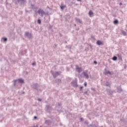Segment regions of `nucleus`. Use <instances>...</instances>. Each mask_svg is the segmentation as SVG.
<instances>
[{
	"mask_svg": "<svg viewBox=\"0 0 127 127\" xmlns=\"http://www.w3.org/2000/svg\"><path fill=\"white\" fill-rule=\"evenodd\" d=\"M38 23H39V24H40V23H41V20H40V19H39L38 20Z\"/></svg>",
	"mask_w": 127,
	"mask_h": 127,
	"instance_id": "12",
	"label": "nucleus"
},
{
	"mask_svg": "<svg viewBox=\"0 0 127 127\" xmlns=\"http://www.w3.org/2000/svg\"><path fill=\"white\" fill-rule=\"evenodd\" d=\"M106 86H109V84H106Z\"/></svg>",
	"mask_w": 127,
	"mask_h": 127,
	"instance_id": "22",
	"label": "nucleus"
},
{
	"mask_svg": "<svg viewBox=\"0 0 127 127\" xmlns=\"http://www.w3.org/2000/svg\"><path fill=\"white\" fill-rule=\"evenodd\" d=\"M76 21H77V22H79V23H82V20H81L78 18H76Z\"/></svg>",
	"mask_w": 127,
	"mask_h": 127,
	"instance_id": "6",
	"label": "nucleus"
},
{
	"mask_svg": "<svg viewBox=\"0 0 127 127\" xmlns=\"http://www.w3.org/2000/svg\"><path fill=\"white\" fill-rule=\"evenodd\" d=\"M84 86L85 87H87V82H84Z\"/></svg>",
	"mask_w": 127,
	"mask_h": 127,
	"instance_id": "14",
	"label": "nucleus"
},
{
	"mask_svg": "<svg viewBox=\"0 0 127 127\" xmlns=\"http://www.w3.org/2000/svg\"><path fill=\"white\" fill-rule=\"evenodd\" d=\"M77 1H81V0H77Z\"/></svg>",
	"mask_w": 127,
	"mask_h": 127,
	"instance_id": "21",
	"label": "nucleus"
},
{
	"mask_svg": "<svg viewBox=\"0 0 127 127\" xmlns=\"http://www.w3.org/2000/svg\"><path fill=\"white\" fill-rule=\"evenodd\" d=\"M118 59V58L116 56H114L113 58V60H114V61H116V60H117Z\"/></svg>",
	"mask_w": 127,
	"mask_h": 127,
	"instance_id": "8",
	"label": "nucleus"
},
{
	"mask_svg": "<svg viewBox=\"0 0 127 127\" xmlns=\"http://www.w3.org/2000/svg\"><path fill=\"white\" fill-rule=\"evenodd\" d=\"M120 4H122V3H120Z\"/></svg>",
	"mask_w": 127,
	"mask_h": 127,
	"instance_id": "24",
	"label": "nucleus"
},
{
	"mask_svg": "<svg viewBox=\"0 0 127 127\" xmlns=\"http://www.w3.org/2000/svg\"><path fill=\"white\" fill-rule=\"evenodd\" d=\"M94 64H97V61H94Z\"/></svg>",
	"mask_w": 127,
	"mask_h": 127,
	"instance_id": "15",
	"label": "nucleus"
},
{
	"mask_svg": "<svg viewBox=\"0 0 127 127\" xmlns=\"http://www.w3.org/2000/svg\"><path fill=\"white\" fill-rule=\"evenodd\" d=\"M56 75H58V72H56Z\"/></svg>",
	"mask_w": 127,
	"mask_h": 127,
	"instance_id": "18",
	"label": "nucleus"
},
{
	"mask_svg": "<svg viewBox=\"0 0 127 127\" xmlns=\"http://www.w3.org/2000/svg\"><path fill=\"white\" fill-rule=\"evenodd\" d=\"M3 40H4V41H6V40H7V39L6 38H4Z\"/></svg>",
	"mask_w": 127,
	"mask_h": 127,
	"instance_id": "13",
	"label": "nucleus"
},
{
	"mask_svg": "<svg viewBox=\"0 0 127 127\" xmlns=\"http://www.w3.org/2000/svg\"><path fill=\"white\" fill-rule=\"evenodd\" d=\"M114 24H117V23H119V21L118 20H115L114 21Z\"/></svg>",
	"mask_w": 127,
	"mask_h": 127,
	"instance_id": "9",
	"label": "nucleus"
},
{
	"mask_svg": "<svg viewBox=\"0 0 127 127\" xmlns=\"http://www.w3.org/2000/svg\"><path fill=\"white\" fill-rule=\"evenodd\" d=\"M66 7V5L61 6V9H64Z\"/></svg>",
	"mask_w": 127,
	"mask_h": 127,
	"instance_id": "11",
	"label": "nucleus"
},
{
	"mask_svg": "<svg viewBox=\"0 0 127 127\" xmlns=\"http://www.w3.org/2000/svg\"><path fill=\"white\" fill-rule=\"evenodd\" d=\"M22 0V1H23V0Z\"/></svg>",
	"mask_w": 127,
	"mask_h": 127,
	"instance_id": "23",
	"label": "nucleus"
},
{
	"mask_svg": "<svg viewBox=\"0 0 127 127\" xmlns=\"http://www.w3.org/2000/svg\"><path fill=\"white\" fill-rule=\"evenodd\" d=\"M122 33L123 34V35H127V32L124 31H122Z\"/></svg>",
	"mask_w": 127,
	"mask_h": 127,
	"instance_id": "10",
	"label": "nucleus"
},
{
	"mask_svg": "<svg viewBox=\"0 0 127 127\" xmlns=\"http://www.w3.org/2000/svg\"><path fill=\"white\" fill-rule=\"evenodd\" d=\"M96 44H97V45H103L104 43L100 40H98L97 41Z\"/></svg>",
	"mask_w": 127,
	"mask_h": 127,
	"instance_id": "4",
	"label": "nucleus"
},
{
	"mask_svg": "<svg viewBox=\"0 0 127 127\" xmlns=\"http://www.w3.org/2000/svg\"><path fill=\"white\" fill-rule=\"evenodd\" d=\"M38 13H39V14H41V16H43V15H44V14H45V12H44V11H43V10L40 9L38 11Z\"/></svg>",
	"mask_w": 127,
	"mask_h": 127,
	"instance_id": "1",
	"label": "nucleus"
},
{
	"mask_svg": "<svg viewBox=\"0 0 127 127\" xmlns=\"http://www.w3.org/2000/svg\"><path fill=\"white\" fill-rule=\"evenodd\" d=\"M82 89H83V86L80 87V90H82Z\"/></svg>",
	"mask_w": 127,
	"mask_h": 127,
	"instance_id": "17",
	"label": "nucleus"
},
{
	"mask_svg": "<svg viewBox=\"0 0 127 127\" xmlns=\"http://www.w3.org/2000/svg\"><path fill=\"white\" fill-rule=\"evenodd\" d=\"M83 75L86 77V79H89V75L88 74V70H85L83 72Z\"/></svg>",
	"mask_w": 127,
	"mask_h": 127,
	"instance_id": "3",
	"label": "nucleus"
},
{
	"mask_svg": "<svg viewBox=\"0 0 127 127\" xmlns=\"http://www.w3.org/2000/svg\"><path fill=\"white\" fill-rule=\"evenodd\" d=\"M15 82H18V83H23V80L21 79H17V80H15Z\"/></svg>",
	"mask_w": 127,
	"mask_h": 127,
	"instance_id": "5",
	"label": "nucleus"
},
{
	"mask_svg": "<svg viewBox=\"0 0 127 127\" xmlns=\"http://www.w3.org/2000/svg\"><path fill=\"white\" fill-rule=\"evenodd\" d=\"M80 121H84V119H83V118H81V119H80Z\"/></svg>",
	"mask_w": 127,
	"mask_h": 127,
	"instance_id": "16",
	"label": "nucleus"
},
{
	"mask_svg": "<svg viewBox=\"0 0 127 127\" xmlns=\"http://www.w3.org/2000/svg\"><path fill=\"white\" fill-rule=\"evenodd\" d=\"M34 119H37V117L36 116H35Z\"/></svg>",
	"mask_w": 127,
	"mask_h": 127,
	"instance_id": "20",
	"label": "nucleus"
},
{
	"mask_svg": "<svg viewBox=\"0 0 127 127\" xmlns=\"http://www.w3.org/2000/svg\"><path fill=\"white\" fill-rule=\"evenodd\" d=\"M75 67L76 70L78 73H81V72H82V68L79 67V66L77 65H75Z\"/></svg>",
	"mask_w": 127,
	"mask_h": 127,
	"instance_id": "2",
	"label": "nucleus"
},
{
	"mask_svg": "<svg viewBox=\"0 0 127 127\" xmlns=\"http://www.w3.org/2000/svg\"><path fill=\"white\" fill-rule=\"evenodd\" d=\"M26 34H27V33H26Z\"/></svg>",
	"mask_w": 127,
	"mask_h": 127,
	"instance_id": "25",
	"label": "nucleus"
},
{
	"mask_svg": "<svg viewBox=\"0 0 127 127\" xmlns=\"http://www.w3.org/2000/svg\"><path fill=\"white\" fill-rule=\"evenodd\" d=\"M32 65H35V63H33L32 64Z\"/></svg>",
	"mask_w": 127,
	"mask_h": 127,
	"instance_id": "19",
	"label": "nucleus"
},
{
	"mask_svg": "<svg viewBox=\"0 0 127 127\" xmlns=\"http://www.w3.org/2000/svg\"><path fill=\"white\" fill-rule=\"evenodd\" d=\"M89 14L90 16H92V15H93V14H94V13H93V11H90L89 12Z\"/></svg>",
	"mask_w": 127,
	"mask_h": 127,
	"instance_id": "7",
	"label": "nucleus"
}]
</instances>
